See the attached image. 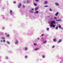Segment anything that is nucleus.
I'll list each match as a JSON object with an SVG mask.
<instances>
[{
	"label": "nucleus",
	"mask_w": 63,
	"mask_h": 63,
	"mask_svg": "<svg viewBox=\"0 0 63 63\" xmlns=\"http://www.w3.org/2000/svg\"><path fill=\"white\" fill-rule=\"evenodd\" d=\"M50 26H51V27H53L54 28H55V26H56V25H53V24H51Z\"/></svg>",
	"instance_id": "1"
},
{
	"label": "nucleus",
	"mask_w": 63,
	"mask_h": 63,
	"mask_svg": "<svg viewBox=\"0 0 63 63\" xmlns=\"http://www.w3.org/2000/svg\"><path fill=\"white\" fill-rule=\"evenodd\" d=\"M51 24H53V23H54V24H55V22L54 21H53L51 22Z\"/></svg>",
	"instance_id": "2"
},
{
	"label": "nucleus",
	"mask_w": 63,
	"mask_h": 63,
	"mask_svg": "<svg viewBox=\"0 0 63 63\" xmlns=\"http://www.w3.org/2000/svg\"><path fill=\"white\" fill-rule=\"evenodd\" d=\"M55 4L56 6H59V3H58L57 2H56Z\"/></svg>",
	"instance_id": "3"
},
{
	"label": "nucleus",
	"mask_w": 63,
	"mask_h": 63,
	"mask_svg": "<svg viewBox=\"0 0 63 63\" xmlns=\"http://www.w3.org/2000/svg\"><path fill=\"white\" fill-rule=\"evenodd\" d=\"M62 40L61 39H60L59 41H58V43H61V42H62Z\"/></svg>",
	"instance_id": "4"
},
{
	"label": "nucleus",
	"mask_w": 63,
	"mask_h": 63,
	"mask_svg": "<svg viewBox=\"0 0 63 63\" xmlns=\"http://www.w3.org/2000/svg\"><path fill=\"white\" fill-rule=\"evenodd\" d=\"M58 25H59L58 27L60 29L61 28V25H60V24Z\"/></svg>",
	"instance_id": "5"
},
{
	"label": "nucleus",
	"mask_w": 63,
	"mask_h": 63,
	"mask_svg": "<svg viewBox=\"0 0 63 63\" xmlns=\"http://www.w3.org/2000/svg\"><path fill=\"white\" fill-rule=\"evenodd\" d=\"M13 13V11H12L11 10H10V13L11 15L12 14V13Z\"/></svg>",
	"instance_id": "6"
},
{
	"label": "nucleus",
	"mask_w": 63,
	"mask_h": 63,
	"mask_svg": "<svg viewBox=\"0 0 63 63\" xmlns=\"http://www.w3.org/2000/svg\"><path fill=\"white\" fill-rule=\"evenodd\" d=\"M21 4H20L18 6V8H20L21 7Z\"/></svg>",
	"instance_id": "7"
},
{
	"label": "nucleus",
	"mask_w": 63,
	"mask_h": 63,
	"mask_svg": "<svg viewBox=\"0 0 63 63\" xmlns=\"http://www.w3.org/2000/svg\"><path fill=\"white\" fill-rule=\"evenodd\" d=\"M39 9V8L38 7H36L35 8V11H37V10H38Z\"/></svg>",
	"instance_id": "8"
},
{
	"label": "nucleus",
	"mask_w": 63,
	"mask_h": 63,
	"mask_svg": "<svg viewBox=\"0 0 63 63\" xmlns=\"http://www.w3.org/2000/svg\"><path fill=\"white\" fill-rule=\"evenodd\" d=\"M53 41L54 42H56L57 40H56V39H53Z\"/></svg>",
	"instance_id": "9"
},
{
	"label": "nucleus",
	"mask_w": 63,
	"mask_h": 63,
	"mask_svg": "<svg viewBox=\"0 0 63 63\" xmlns=\"http://www.w3.org/2000/svg\"><path fill=\"white\" fill-rule=\"evenodd\" d=\"M59 14V12H57L55 14V16H57Z\"/></svg>",
	"instance_id": "10"
},
{
	"label": "nucleus",
	"mask_w": 63,
	"mask_h": 63,
	"mask_svg": "<svg viewBox=\"0 0 63 63\" xmlns=\"http://www.w3.org/2000/svg\"><path fill=\"white\" fill-rule=\"evenodd\" d=\"M39 48H37L35 49V50H39Z\"/></svg>",
	"instance_id": "11"
},
{
	"label": "nucleus",
	"mask_w": 63,
	"mask_h": 63,
	"mask_svg": "<svg viewBox=\"0 0 63 63\" xmlns=\"http://www.w3.org/2000/svg\"><path fill=\"white\" fill-rule=\"evenodd\" d=\"M34 6H36L37 5V4L35 3H34Z\"/></svg>",
	"instance_id": "12"
},
{
	"label": "nucleus",
	"mask_w": 63,
	"mask_h": 63,
	"mask_svg": "<svg viewBox=\"0 0 63 63\" xmlns=\"http://www.w3.org/2000/svg\"><path fill=\"white\" fill-rule=\"evenodd\" d=\"M47 1H46L45 3V4H47Z\"/></svg>",
	"instance_id": "13"
},
{
	"label": "nucleus",
	"mask_w": 63,
	"mask_h": 63,
	"mask_svg": "<svg viewBox=\"0 0 63 63\" xmlns=\"http://www.w3.org/2000/svg\"><path fill=\"white\" fill-rule=\"evenodd\" d=\"M25 50H27V48L25 47Z\"/></svg>",
	"instance_id": "14"
},
{
	"label": "nucleus",
	"mask_w": 63,
	"mask_h": 63,
	"mask_svg": "<svg viewBox=\"0 0 63 63\" xmlns=\"http://www.w3.org/2000/svg\"><path fill=\"white\" fill-rule=\"evenodd\" d=\"M35 13H37V14H38V13H39V11H36V12H35Z\"/></svg>",
	"instance_id": "15"
},
{
	"label": "nucleus",
	"mask_w": 63,
	"mask_h": 63,
	"mask_svg": "<svg viewBox=\"0 0 63 63\" xmlns=\"http://www.w3.org/2000/svg\"><path fill=\"white\" fill-rule=\"evenodd\" d=\"M37 45V43H34V46H36Z\"/></svg>",
	"instance_id": "16"
},
{
	"label": "nucleus",
	"mask_w": 63,
	"mask_h": 63,
	"mask_svg": "<svg viewBox=\"0 0 63 63\" xmlns=\"http://www.w3.org/2000/svg\"><path fill=\"white\" fill-rule=\"evenodd\" d=\"M35 1H36V2H39V0H35Z\"/></svg>",
	"instance_id": "17"
},
{
	"label": "nucleus",
	"mask_w": 63,
	"mask_h": 63,
	"mask_svg": "<svg viewBox=\"0 0 63 63\" xmlns=\"http://www.w3.org/2000/svg\"><path fill=\"white\" fill-rule=\"evenodd\" d=\"M30 12V13H33V11H31Z\"/></svg>",
	"instance_id": "18"
},
{
	"label": "nucleus",
	"mask_w": 63,
	"mask_h": 63,
	"mask_svg": "<svg viewBox=\"0 0 63 63\" xmlns=\"http://www.w3.org/2000/svg\"><path fill=\"white\" fill-rule=\"evenodd\" d=\"M47 31L49 30V28H47Z\"/></svg>",
	"instance_id": "19"
},
{
	"label": "nucleus",
	"mask_w": 63,
	"mask_h": 63,
	"mask_svg": "<svg viewBox=\"0 0 63 63\" xmlns=\"http://www.w3.org/2000/svg\"><path fill=\"white\" fill-rule=\"evenodd\" d=\"M44 7H48V6L47 5V6H44Z\"/></svg>",
	"instance_id": "20"
},
{
	"label": "nucleus",
	"mask_w": 63,
	"mask_h": 63,
	"mask_svg": "<svg viewBox=\"0 0 63 63\" xmlns=\"http://www.w3.org/2000/svg\"><path fill=\"white\" fill-rule=\"evenodd\" d=\"M56 21H60V20H56Z\"/></svg>",
	"instance_id": "21"
},
{
	"label": "nucleus",
	"mask_w": 63,
	"mask_h": 63,
	"mask_svg": "<svg viewBox=\"0 0 63 63\" xmlns=\"http://www.w3.org/2000/svg\"><path fill=\"white\" fill-rule=\"evenodd\" d=\"M6 37H9V35L8 34V35H6Z\"/></svg>",
	"instance_id": "22"
},
{
	"label": "nucleus",
	"mask_w": 63,
	"mask_h": 63,
	"mask_svg": "<svg viewBox=\"0 0 63 63\" xmlns=\"http://www.w3.org/2000/svg\"><path fill=\"white\" fill-rule=\"evenodd\" d=\"M27 3H29V1H28V0L27 1Z\"/></svg>",
	"instance_id": "23"
},
{
	"label": "nucleus",
	"mask_w": 63,
	"mask_h": 63,
	"mask_svg": "<svg viewBox=\"0 0 63 63\" xmlns=\"http://www.w3.org/2000/svg\"><path fill=\"white\" fill-rule=\"evenodd\" d=\"M58 26H57V27H56V29H57H57H58Z\"/></svg>",
	"instance_id": "24"
},
{
	"label": "nucleus",
	"mask_w": 63,
	"mask_h": 63,
	"mask_svg": "<svg viewBox=\"0 0 63 63\" xmlns=\"http://www.w3.org/2000/svg\"><path fill=\"white\" fill-rule=\"evenodd\" d=\"M22 7L23 8H25V6L24 5H23Z\"/></svg>",
	"instance_id": "25"
},
{
	"label": "nucleus",
	"mask_w": 63,
	"mask_h": 63,
	"mask_svg": "<svg viewBox=\"0 0 63 63\" xmlns=\"http://www.w3.org/2000/svg\"><path fill=\"white\" fill-rule=\"evenodd\" d=\"M47 43V41H45V42H44V43L45 44V43Z\"/></svg>",
	"instance_id": "26"
},
{
	"label": "nucleus",
	"mask_w": 63,
	"mask_h": 63,
	"mask_svg": "<svg viewBox=\"0 0 63 63\" xmlns=\"http://www.w3.org/2000/svg\"><path fill=\"white\" fill-rule=\"evenodd\" d=\"M54 47H55V46H53L52 47V48H54Z\"/></svg>",
	"instance_id": "27"
},
{
	"label": "nucleus",
	"mask_w": 63,
	"mask_h": 63,
	"mask_svg": "<svg viewBox=\"0 0 63 63\" xmlns=\"http://www.w3.org/2000/svg\"><path fill=\"white\" fill-rule=\"evenodd\" d=\"M49 11H52V10H51V8H50Z\"/></svg>",
	"instance_id": "28"
},
{
	"label": "nucleus",
	"mask_w": 63,
	"mask_h": 63,
	"mask_svg": "<svg viewBox=\"0 0 63 63\" xmlns=\"http://www.w3.org/2000/svg\"><path fill=\"white\" fill-rule=\"evenodd\" d=\"M44 34H42V35H41V36H44Z\"/></svg>",
	"instance_id": "29"
},
{
	"label": "nucleus",
	"mask_w": 63,
	"mask_h": 63,
	"mask_svg": "<svg viewBox=\"0 0 63 63\" xmlns=\"http://www.w3.org/2000/svg\"><path fill=\"white\" fill-rule=\"evenodd\" d=\"M18 43V41H16V44H17Z\"/></svg>",
	"instance_id": "30"
},
{
	"label": "nucleus",
	"mask_w": 63,
	"mask_h": 63,
	"mask_svg": "<svg viewBox=\"0 0 63 63\" xmlns=\"http://www.w3.org/2000/svg\"><path fill=\"white\" fill-rule=\"evenodd\" d=\"M54 18L55 19H57V17H54Z\"/></svg>",
	"instance_id": "31"
},
{
	"label": "nucleus",
	"mask_w": 63,
	"mask_h": 63,
	"mask_svg": "<svg viewBox=\"0 0 63 63\" xmlns=\"http://www.w3.org/2000/svg\"><path fill=\"white\" fill-rule=\"evenodd\" d=\"M7 43L8 44H10V43L9 42H7Z\"/></svg>",
	"instance_id": "32"
},
{
	"label": "nucleus",
	"mask_w": 63,
	"mask_h": 63,
	"mask_svg": "<svg viewBox=\"0 0 63 63\" xmlns=\"http://www.w3.org/2000/svg\"><path fill=\"white\" fill-rule=\"evenodd\" d=\"M45 56H43V58H45Z\"/></svg>",
	"instance_id": "33"
},
{
	"label": "nucleus",
	"mask_w": 63,
	"mask_h": 63,
	"mask_svg": "<svg viewBox=\"0 0 63 63\" xmlns=\"http://www.w3.org/2000/svg\"><path fill=\"white\" fill-rule=\"evenodd\" d=\"M25 58H27V56H25Z\"/></svg>",
	"instance_id": "34"
},
{
	"label": "nucleus",
	"mask_w": 63,
	"mask_h": 63,
	"mask_svg": "<svg viewBox=\"0 0 63 63\" xmlns=\"http://www.w3.org/2000/svg\"><path fill=\"white\" fill-rule=\"evenodd\" d=\"M3 42H5V40H3Z\"/></svg>",
	"instance_id": "35"
},
{
	"label": "nucleus",
	"mask_w": 63,
	"mask_h": 63,
	"mask_svg": "<svg viewBox=\"0 0 63 63\" xmlns=\"http://www.w3.org/2000/svg\"><path fill=\"white\" fill-rule=\"evenodd\" d=\"M8 57H6V59H8Z\"/></svg>",
	"instance_id": "36"
},
{
	"label": "nucleus",
	"mask_w": 63,
	"mask_h": 63,
	"mask_svg": "<svg viewBox=\"0 0 63 63\" xmlns=\"http://www.w3.org/2000/svg\"><path fill=\"white\" fill-rule=\"evenodd\" d=\"M31 10H32V11H33V10H34V9H33V8Z\"/></svg>",
	"instance_id": "37"
},
{
	"label": "nucleus",
	"mask_w": 63,
	"mask_h": 63,
	"mask_svg": "<svg viewBox=\"0 0 63 63\" xmlns=\"http://www.w3.org/2000/svg\"><path fill=\"white\" fill-rule=\"evenodd\" d=\"M2 38V39H5V38Z\"/></svg>",
	"instance_id": "38"
},
{
	"label": "nucleus",
	"mask_w": 63,
	"mask_h": 63,
	"mask_svg": "<svg viewBox=\"0 0 63 63\" xmlns=\"http://www.w3.org/2000/svg\"><path fill=\"white\" fill-rule=\"evenodd\" d=\"M16 2H14V3L15 4L16 3Z\"/></svg>",
	"instance_id": "39"
},
{
	"label": "nucleus",
	"mask_w": 63,
	"mask_h": 63,
	"mask_svg": "<svg viewBox=\"0 0 63 63\" xmlns=\"http://www.w3.org/2000/svg\"><path fill=\"white\" fill-rule=\"evenodd\" d=\"M38 40H40V38H38Z\"/></svg>",
	"instance_id": "40"
},
{
	"label": "nucleus",
	"mask_w": 63,
	"mask_h": 63,
	"mask_svg": "<svg viewBox=\"0 0 63 63\" xmlns=\"http://www.w3.org/2000/svg\"><path fill=\"white\" fill-rule=\"evenodd\" d=\"M5 35H7V33H5Z\"/></svg>",
	"instance_id": "41"
},
{
	"label": "nucleus",
	"mask_w": 63,
	"mask_h": 63,
	"mask_svg": "<svg viewBox=\"0 0 63 63\" xmlns=\"http://www.w3.org/2000/svg\"><path fill=\"white\" fill-rule=\"evenodd\" d=\"M1 42H2V40H1Z\"/></svg>",
	"instance_id": "42"
},
{
	"label": "nucleus",
	"mask_w": 63,
	"mask_h": 63,
	"mask_svg": "<svg viewBox=\"0 0 63 63\" xmlns=\"http://www.w3.org/2000/svg\"><path fill=\"white\" fill-rule=\"evenodd\" d=\"M61 29H63V28H61Z\"/></svg>",
	"instance_id": "43"
},
{
	"label": "nucleus",
	"mask_w": 63,
	"mask_h": 63,
	"mask_svg": "<svg viewBox=\"0 0 63 63\" xmlns=\"http://www.w3.org/2000/svg\"><path fill=\"white\" fill-rule=\"evenodd\" d=\"M42 39H43V37H42Z\"/></svg>",
	"instance_id": "44"
},
{
	"label": "nucleus",
	"mask_w": 63,
	"mask_h": 63,
	"mask_svg": "<svg viewBox=\"0 0 63 63\" xmlns=\"http://www.w3.org/2000/svg\"><path fill=\"white\" fill-rule=\"evenodd\" d=\"M4 7H3V9H4Z\"/></svg>",
	"instance_id": "45"
},
{
	"label": "nucleus",
	"mask_w": 63,
	"mask_h": 63,
	"mask_svg": "<svg viewBox=\"0 0 63 63\" xmlns=\"http://www.w3.org/2000/svg\"><path fill=\"white\" fill-rule=\"evenodd\" d=\"M0 35H1V34H0Z\"/></svg>",
	"instance_id": "46"
}]
</instances>
